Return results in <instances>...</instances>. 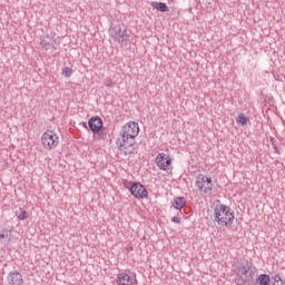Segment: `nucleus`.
<instances>
[{"label": "nucleus", "mask_w": 285, "mask_h": 285, "mask_svg": "<svg viewBox=\"0 0 285 285\" xmlns=\"http://www.w3.org/2000/svg\"><path fill=\"white\" fill-rule=\"evenodd\" d=\"M171 222H174V224H180L181 218H180L179 216H174V217L171 218Z\"/></svg>", "instance_id": "nucleus-24"}, {"label": "nucleus", "mask_w": 285, "mask_h": 285, "mask_svg": "<svg viewBox=\"0 0 285 285\" xmlns=\"http://www.w3.org/2000/svg\"><path fill=\"white\" fill-rule=\"evenodd\" d=\"M156 165L159 170L168 171L170 170V166H173V158L165 153H159L156 157Z\"/></svg>", "instance_id": "nucleus-9"}, {"label": "nucleus", "mask_w": 285, "mask_h": 285, "mask_svg": "<svg viewBox=\"0 0 285 285\" xmlns=\"http://www.w3.org/2000/svg\"><path fill=\"white\" fill-rule=\"evenodd\" d=\"M116 144L118 146V150H120V153H124L125 155H132L135 150H137L134 138L120 136L117 139Z\"/></svg>", "instance_id": "nucleus-4"}, {"label": "nucleus", "mask_w": 285, "mask_h": 285, "mask_svg": "<svg viewBox=\"0 0 285 285\" xmlns=\"http://www.w3.org/2000/svg\"><path fill=\"white\" fill-rule=\"evenodd\" d=\"M236 121L237 124H240V126H246V124H248V118L244 114H240L236 118Z\"/></svg>", "instance_id": "nucleus-17"}, {"label": "nucleus", "mask_w": 285, "mask_h": 285, "mask_svg": "<svg viewBox=\"0 0 285 285\" xmlns=\"http://www.w3.org/2000/svg\"><path fill=\"white\" fill-rule=\"evenodd\" d=\"M116 284L118 285H137V276L130 275L126 272L117 275Z\"/></svg>", "instance_id": "nucleus-10"}, {"label": "nucleus", "mask_w": 285, "mask_h": 285, "mask_svg": "<svg viewBox=\"0 0 285 285\" xmlns=\"http://www.w3.org/2000/svg\"><path fill=\"white\" fill-rule=\"evenodd\" d=\"M88 126L91 132H99V130L104 128V120H101L98 116L91 117L88 121Z\"/></svg>", "instance_id": "nucleus-12"}, {"label": "nucleus", "mask_w": 285, "mask_h": 285, "mask_svg": "<svg viewBox=\"0 0 285 285\" xmlns=\"http://www.w3.org/2000/svg\"><path fill=\"white\" fill-rule=\"evenodd\" d=\"M41 144L45 150H55L59 146V135L52 130H47L41 136Z\"/></svg>", "instance_id": "nucleus-3"}, {"label": "nucleus", "mask_w": 285, "mask_h": 285, "mask_svg": "<svg viewBox=\"0 0 285 285\" xmlns=\"http://www.w3.org/2000/svg\"><path fill=\"white\" fill-rule=\"evenodd\" d=\"M12 230L4 229L3 233L0 234V239H6V237H11Z\"/></svg>", "instance_id": "nucleus-20"}, {"label": "nucleus", "mask_w": 285, "mask_h": 285, "mask_svg": "<svg viewBox=\"0 0 285 285\" xmlns=\"http://www.w3.org/2000/svg\"><path fill=\"white\" fill-rule=\"evenodd\" d=\"M272 285H285V281L281 283H273Z\"/></svg>", "instance_id": "nucleus-26"}, {"label": "nucleus", "mask_w": 285, "mask_h": 285, "mask_svg": "<svg viewBox=\"0 0 285 285\" xmlns=\"http://www.w3.org/2000/svg\"><path fill=\"white\" fill-rule=\"evenodd\" d=\"M126 184H129V193L135 199H146L148 197V189L141 183H128L126 180ZM125 186L128 188V185Z\"/></svg>", "instance_id": "nucleus-5"}, {"label": "nucleus", "mask_w": 285, "mask_h": 285, "mask_svg": "<svg viewBox=\"0 0 285 285\" xmlns=\"http://www.w3.org/2000/svg\"><path fill=\"white\" fill-rule=\"evenodd\" d=\"M59 46V42H57V39H55V32L51 33V42H50V48L53 50H57V47Z\"/></svg>", "instance_id": "nucleus-18"}, {"label": "nucleus", "mask_w": 285, "mask_h": 285, "mask_svg": "<svg viewBox=\"0 0 285 285\" xmlns=\"http://www.w3.org/2000/svg\"><path fill=\"white\" fill-rule=\"evenodd\" d=\"M96 132H98L97 135L98 139H106V137H108V131L104 129H100L99 131H96Z\"/></svg>", "instance_id": "nucleus-19"}, {"label": "nucleus", "mask_w": 285, "mask_h": 285, "mask_svg": "<svg viewBox=\"0 0 285 285\" xmlns=\"http://www.w3.org/2000/svg\"><path fill=\"white\" fill-rule=\"evenodd\" d=\"M85 128H88V126H86V122L83 124Z\"/></svg>", "instance_id": "nucleus-27"}, {"label": "nucleus", "mask_w": 285, "mask_h": 285, "mask_svg": "<svg viewBox=\"0 0 285 285\" xmlns=\"http://www.w3.org/2000/svg\"><path fill=\"white\" fill-rule=\"evenodd\" d=\"M7 282L9 285H23V275L17 271L10 272L7 276Z\"/></svg>", "instance_id": "nucleus-11"}, {"label": "nucleus", "mask_w": 285, "mask_h": 285, "mask_svg": "<svg viewBox=\"0 0 285 285\" xmlns=\"http://www.w3.org/2000/svg\"><path fill=\"white\" fill-rule=\"evenodd\" d=\"M236 284L237 285H255L257 277V267L248 259H240L236 267Z\"/></svg>", "instance_id": "nucleus-1"}, {"label": "nucleus", "mask_w": 285, "mask_h": 285, "mask_svg": "<svg viewBox=\"0 0 285 285\" xmlns=\"http://www.w3.org/2000/svg\"><path fill=\"white\" fill-rule=\"evenodd\" d=\"M52 39V32L47 33L40 41V46L43 50H50V43Z\"/></svg>", "instance_id": "nucleus-13"}, {"label": "nucleus", "mask_w": 285, "mask_h": 285, "mask_svg": "<svg viewBox=\"0 0 285 285\" xmlns=\"http://www.w3.org/2000/svg\"><path fill=\"white\" fill-rule=\"evenodd\" d=\"M62 75L65 77H71L72 76V69L70 67H66L65 69H62Z\"/></svg>", "instance_id": "nucleus-22"}, {"label": "nucleus", "mask_w": 285, "mask_h": 285, "mask_svg": "<svg viewBox=\"0 0 285 285\" xmlns=\"http://www.w3.org/2000/svg\"><path fill=\"white\" fill-rule=\"evenodd\" d=\"M214 222L222 227L233 226V222H235V212L227 205L218 204L214 209Z\"/></svg>", "instance_id": "nucleus-2"}, {"label": "nucleus", "mask_w": 285, "mask_h": 285, "mask_svg": "<svg viewBox=\"0 0 285 285\" xmlns=\"http://www.w3.org/2000/svg\"><path fill=\"white\" fill-rule=\"evenodd\" d=\"M17 217L20 222H23V219H28V212L22 210L20 214L17 215Z\"/></svg>", "instance_id": "nucleus-21"}, {"label": "nucleus", "mask_w": 285, "mask_h": 285, "mask_svg": "<svg viewBox=\"0 0 285 285\" xmlns=\"http://www.w3.org/2000/svg\"><path fill=\"white\" fill-rule=\"evenodd\" d=\"M154 8H156V10H159V12H168L169 10L168 6L165 2H156Z\"/></svg>", "instance_id": "nucleus-16"}, {"label": "nucleus", "mask_w": 285, "mask_h": 285, "mask_svg": "<svg viewBox=\"0 0 285 285\" xmlns=\"http://www.w3.org/2000/svg\"><path fill=\"white\" fill-rule=\"evenodd\" d=\"M273 279V284H282V276H279V274H276L275 276L272 277Z\"/></svg>", "instance_id": "nucleus-23"}, {"label": "nucleus", "mask_w": 285, "mask_h": 285, "mask_svg": "<svg viewBox=\"0 0 285 285\" xmlns=\"http://www.w3.org/2000/svg\"><path fill=\"white\" fill-rule=\"evenodd\" d=\"M105 86H108V87L112 86V80H107V82L105 83Z\"/></svg>", "instance_id": "nucleus-25"}, {"label": "nucleus", "mask_w": 285, "mask_h": 285, "mask_svg": "<svg viewBox=\"0 0 285 285\" xmlns=\"http://www.w3.org/2000/svg\"><path fill=\"white\" fill-rule=\"evenodd\" d=\"M139 135V124L129 121L120 129V137H127L129 139H136Z\"/></svg>", "instance_id": "nucleus-6"}, {"label": "nucleus", "mask_w": 285, "mask_h": 285, "mask_svg": "<svg viewBox=\"0 0 285 285\" xmlns=\"http://www.w3.org/2000/svg\"><path fill=\"white\" fill-rule=\"evenodd\" d=\"M110 36L112 39L117 41V43H126L128 39H130V35H128V31L121 30L120 26H115L110 30Z\"/></svg>", "instance_id": "nucleus-8"}, {"label": "nucleus", "mask_w": 285, "mask_h": 285, "mask_svg": "<svg viewBox=\"0 0 285 285\" xmlns=\"http://www.w3.org/2000/svg\"><path fill=\"white\" fill-rule=\"evenodd\" d=\"M195 186L198 190H203L205 195H210V193H213V179L203 174L198 175L196 178Z\"/></svg>", "instance_id": "nucleus-7"}, {"label": "nucleus", "mask_w": 285, "mask_h": 285, "mask_svg": "<svg viewBox=\"0 0 285 285\" xmlns=\"http://www.w3.org/2000/svg\"><path fill=\"white\" fill-rule=\"evenodd\" d=\"M256 282L258 285H271V276L268 274H261Z\"/></svg>", "instance_id": "nucleus-15"}, {"label": "nucleus", "mask_w": 285, "mask_h": 285, "mask_svg": "<svg viewBox=\"0 0 285 285\" xmlns=\"http://www.w3.org/2000/svg\"><path fill=\"white\" fill-rule=\"evenodd\" d=\"M173 206L176 210H181L184 206H186V198L184 197H176L174 199Z\"/></svg>", "instance_id": "nucleus-14"}]
</instances>
